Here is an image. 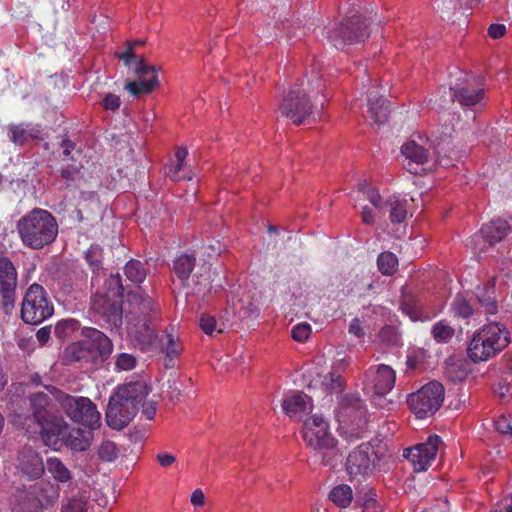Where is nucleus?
<instances>
[{"label": "nucleus", "instance_id": "1a4fd4ad", "mask_svg": "<svg viewBox=\"0 0 512 512\" xmlns=\"http://www.w3.org/2000/svg\"><path fill=\"white\" fill-rule=\"evenodd\" d=\"M369 37L365 19L355 13L347 15L339 24L326 31L327 40L337 49L346 45L359 44Z\"/></svg>", "mask_w": 512, "mask_h": 512}, {"label": "nucleus", "instance_id": "7c9ffc66", "mask_svg": "<svg viewBox=\"0 0 512 512\" xmlns=\"http://www.w3.org/2000/svg\"><path fill=\"white\" fill-rule=\"evenodd\" d=\"M89 428H73L65 438V444L75 451H85L89 448L93 437Z\"/></svg>", "mask_w": 512, "mask_h": 512}, {"label": "nucleus", "instance_id": "2eb2a0df", "mask_svg": "<svg viewBox=\"0 0 512 512\" xmlns=\"http://www.w3.org/2000/svg\"><path fill=\"white\" fill-rule=\"evenodd\" d=\"M379 457L370 443H362L346 459V471L350 477L369 476L376 468Z\"/></svg>", "mask_w": 512, "mask_h": 512}, {"label": "nucleus", "instance_id": "6e6552de", "mask_svg": "<svg viewBox=\"0 0 512 512\" xmlns=\"http://www.w3.org/2000/svg\"><path fill=\"white\" fill-rule=\"evenodd\" d=\"M136 44H140V42H128L125 50L117 53V56L135 74L147 78L139 81H130L125 86V89L133 96L139 97L142 94L150 93L158 85V75L155 66L147 65L143 57H138L134 53V46Z\"/></svg>", "mask_w": 512, "mask_h": 512}, {"label": "nucleus", "instance_id": "f3484780", "mask_svg": "<svg viewBox=\"0 0 512 512\" xmlns=\"http://www.w3.org/2000/svg\"><path fill=\"white\" fill-rule=\"evenodd\" d=\"M395 381L396 373L390 366L385 364L371 366L365 372L364 389L374 396L383 397L392 390Z\"/></svg>", "mask_w": 512, "mask_h": 512}, {"label": "nucleus", "instance_id": "a18cd8bd", "mask_svg": "<svg viewBox=\"0 0 512 512\" xmlns=\"http://www.w3.org/2000/svg\"><path fill=\"white\" fill-rule=\"evenodd\" d=\"M85 259L93 272H98L102 269V257L100 248L91 246V248H89L86 253Z\"/></svg>", "mask_w": 512, "mask_h": 512}, {"label": "nucleus", "instance_id": "4c0bfd02", "mask_svg": "<svg viewBox=\"0 0 512 512\" xmlns=\"http://www.w3.org/2000/svg\"><path fill=\"white\" fill-rule=\"evenodd\" d=\"M450 309L454 317L463 319H468L474 314V308L471 302L464 294L460 293L454 297Z\"/></svg>", "mask_w": 512, "mask_h": 512}, {"label": "nucleus", "instance_id": "9d476101", "mask_svg": "<svg viewBox=\"0 0 512 512\" xmlns=\"http://www.w3.org/2000/svg\"><path fill=\"white\" fill-rule=\"evenodd\" d=\"M54 312L46 290L39 284H32L26 291L22 306L21 318L27 324L37 325L49 318Z\"/></svg>", "mask_w": 512, "mask_h": 512}, {"label": "nucleus", "instance_id": "680f3d73", "mask_svg": "<svg viewBox=\"0 0 512 512\" xmlns=\"http://www.w3.org/2000/svg\"><path fill=\"white\" fill-rule=\"evenodd\" d=\"M156 458L159 464L163 467H168L172 465L176 460V457L170 453L158 454Z\"/></svg>", "mask_w": 512, "mask_h": 512}, {"label": "nucleus", "instance_id": "4468645a", "mask_svg": "<svg viewBox=\"0 0 512 512\" xmlns=\"http://www.w3.org/2000/svg\"><path fill=\"white\" fill-rule=\"evenodd\" d=\"M90 309L95 321L109 329H119L122 325V308L120 303L107 295L95 294L91 299Z\"/></svg>", "mask_w": 512, "mask_h": 512}, {"label": "nucleus", "instance_id": "cd10ccee", "mask_svg": "<svg viewBox=\"0 0 512 512\" xmlns=\"http://www.w3.org/2000/svg\"><path fill=\"white\" fill-rule=\"evenodd\" d=\"M495 277L491 278L482 287H477L476 297L485 315L491 316L498 312V301L495 295Z\"/></svg>", "mask_w": 512, "mask_h": 512}, {"label": "nucleus", "instance_id": "a878e982", "mask_svg": "<svg viewBox=\"0 0 512 512\" xmlns=\"http://www.w3.org/2000/svg\"><path fill=\"white\" fill-rule=\"evenodd\" d=\"M160 350L165 354V368L171 369L175 366V360L180 357L184 347L178 336L173 332L166 331L159 339Z\"/></svg>", "mask_w": 512, "mask_h": 512}, {"label": "nucleus", "instance_id": "864d4df0", "mask_svg": "<svg viewBox=\"0 0 512 512\" xmlns=\"http://www.w3.org/2000/svg\"><path fill=\"white\" fill-rule=\"evenodd\" d=\"M324 384L331 391H342L344 387V381L340 375H336L331 372L324 378Z\"/></svg>", "mask_w": 512, "mask_h": 512}, {"label": "nucleus", "instance_id": "09e8293b", "mask_svg": "<svg viewBox=\"0 0 512 512\" xmlns=\"http://www.w3.org/2000/svg\"><path fill=\"white\" fill-rule=\"evenodd\" d=\"M136 366V358L132 354L120 353L115 360L117 371H129Z\"/></svg>", "mask_w": 512, "mask_h": 512}, {"label": "nucleus", "instance_id": "0eeeda50", "mask_svg": "<svg viewBox=\"0 0 512 512\" xmlns=\"http://www.w3.org/2000/svg\"><path fill=\"white\" fill-rule=\"evenodd\" d=\"M46 388L73 422L90 430H95L100 426L101 415L96 405L88 397H75L54 386H47Z\"/></svg>", "mask_w": 512, "mask_h": 512}, {"label": "nucleus", "instance_id": "412c9836", "mask_svg": "<svg viewBox=\"0 0 512 512\" xmlns=\"http://www.w3.org/2000/svg\"><path fill=\"white\" fill-rule=\"evenodd\" d=\"M215 275L211 265L204 263L198 266L191 278L181 286L185 291V296H197L205 300L214 288Z\"/></svg>", "mask_w": 512, "mask_h": 512}, {"label": "nucleus", "instance_id": "ddd939ff", "mask_svg": "<svg viewBox=\"0 0 512 512\" xmlns=\"http://www.w3.org/2000/svg\"><path fill=\"white\" fill-rule=\"evenodd\" d=\"M141 302L139 304V310L144 313V318L138 320L136 323L129 321L128 333L132 336L140 346L142 351H149L158 339V335L153 327L148 324L147 312L154 310V302L148 295L140 296Z\"/></svg>", "mask_w": 512, "mask_h": 512}, {"label": "nucleus", "instance_id": "423d86ee", "mask_svg": "<svg viewBox=\"0 0 512 512\" xmlns=\"http://www.w3.org/2000/svg\"><path fill=\"white\" fill-rule=\"evenodd\" d=\"M84 339L70 345L66 354L71 361L102 364L112 353L113 344L108 336L96 328H86Z\"/></svg>", "mask_w": 512, "mask_h": 512}, {"label": "nucleus", "instance_id": "b1692460", "mask_svg": "<svg viewBox=\"0 0 512 512\" xmlns=\"http://www.w3.org/2000/svg\"><path fill=\"white\" fill-rule=\"evenodd\" d=\"M477 331L481 333V337H483L497 353L504 350L510 343V333L507 327L500 322L490 321Z\"/></svg>", "mask_w": 512, "mask_h": 512}, {"label": "nucleus", "instance_id": "bf43d9fd", "mask_svg": "<svg viewBox=\"0 0 512 512\" xmlns=\"http://www.w3.org/2000/svg\"><path fill=\"white\" fill-rule=\"evenodd\" d=\"M142 414L146 417L148 420H152L156 414V403L153 401L149 402H142Z\"/></svg>", "mask_w": 512, "mask_h": 512}, {"label": "nucleus", "instance_id": "49530a36", "mask_svg": "<svg viewBox=\"0 0 512 512\" xmlns=\"http://www.w3.org/2000/svg\"><path fill=\"white\" fill-rule=\"evenodd\" d=\"M166 175L173 181L191 179V177L188 175V172H186L185 163L182 162H176V164H172L167 167Z\"/></svg>", "mask_w": 512, "mask_h": 512}, {"label": "nucleus", "instance_id": "f8f14e48", "mask_svg": "<svg viewBox=\"0 0 512 512\" xmlns=\"http://www.w3.org/2000/svg\"><path fill=\"white\" fill-rule=\"evenodd\" d=\"M366 413L365 404L358 395L346 394L339 403L337 418L343 427H351V430L359 435L366 428Z\"/></svg>", "mask_w": 512, "mask_h": 512}, {"label": "nucleus", "instance_id": "f257e3e1", "mask_svg": "<svg viewBox=\"0 0 512 512\" xmlns=\"http://www.w3.org/2000/svg\"><path fill=\"white\" fill-rule=\"evenodd\" d=\"M29 399L33 414L31 416L17 415L14 423L20 425L30 435L40 434L47 446L60 445L67 429V423L62 417L53 414L54 396L50 397L44 392H36L31 394Z\"/></svg>", "mask_w": 512, "mask_h": 512}, {"label": "nucleus", "instance_id": "37998d69", "mask_svg": "<svg viewBox=\"0 0 512 512\" xmlns=\"http://www.w3.org/2000/svg\"><path fill=\"white\" fill-rule=\"evenodd\" d=\"M379 339L382 343L387 346H398L400 342V336L396 328L392 325H385L379 332Z\"/></svg>", "mask_w": 512, "mask_h": 512}, {"label": "nucleus", "instance_id": "79ce46f5", "mask_svg": "<svg viewBox=\"0 0 512 512\" xmlns=\"http://www.w3.org/2000/svg\"><path fill=\"white\" fill-rule=\"evenodd\" d=\"M431 334L438 343H448L455 334V329L446 321L440 320L432 326Z\"/></svg>", "mask_w": 512, "mask_h": 512}, {"label": "nucleus", "instance_id": "393cba45", "mask_svg": "<svg viewBox=\"0 0 512 512\" xmlns=\"http://www.w3.org/2000/svg\"><path fill=\"white\" fill-rule=\"evenodd\" d=\"M282 409L290 418L301 420L304 415L312 410L310 398L303 392H295L284 398Z\"/></svg>", "mask_w": 512, "mask_h": 512}, {"label": "nucleus", "instance_id": "052dcab7", "mask_svg": "<svg viewBox=\"0 0 512 512\" xmlns=\"http://www.w3.org/2000/svg\"><path fill=\"white\" fill-rule=\"evenodd\" d=\"M50 333H51L50 326L42 327L37 331L36 338H37L38 342L40 343V345H44L48 342V340L50 338Z\"/></svg>", "mask_w": 512, "mask_h": 512}, {"label": "nucleus", "instance_id": "58836bf2", "mask_svg": "<svg viewBox=\"0 0 512 512\" xmlns=\"http://www.w3.org/2000/svg\"><path fill=\"white\" fill-rule=\"evenodd\" d=\"M329 499L339 507H348L353 499L352 489L346 484L338 485L330 491Z\"/></svg>", "mask_w": 512, "mask_h": 512}, {"label": "nucleus", "instance_id": "2f4dec72", "mask_svg": "<svg viewBox=\"0 0 512 512\" xmlns=\"http://www.w3.org/2000/svg\"><path fill=\"white\" fill-rule=\"evenodd\" d=\"M196 259L190 254H181L173 263V271L177 276L179 285H184L190 278V274L195 268Z\"/></svg>", "mask_w": 512, "mask_h": 512}, {"label": "nucleus", "instance_id": "72a5a7b5", "mask_svg": "<svg viewBox=\"0 0 512 512\" xmlns=\"http://www.w3.org/2000/svg\"><path fill=\"white\" fill-rule=\"evenodd\" d=\"M453 91L452 101L457 100L462 106H474L483 98V89H468L467 87H450Z\"/></svg>", "mask_w": 512, "mask_h": 512}, {"label": "nucleus", "instance_id": "ea45409f", "mask_svg": "<svg viewBox=\"0 0 512 512\" xmlns=\"http://www.w3.org/2000/svg\"><path fill=\"white\" fill-rule=\"evenodd\" d=\"M377 266L383 275L391 276L397 271L398 258L390 251L382 252L377 258Z\"/></svg>", "mask_w": 512, "mask_h": 512}, {"label": "nucleus", "instance_id": "de8ad7c7", "mask_svg": "<svg viewBox=\"0 0 512 512\" xmlns=\"http://www.w3.org/2000/svg\"><path fill=\"white\" fill-rule=\"evenodd\" d=\"M201 330L207 335H212L215 331L220 334L223 332L222 328L217 327L216 319L213 316L202 314L199 319Z\"/></svg>", "mask_w": 512, "mask_h": 512}, {"label": "nucleus", "instance_id": "4d7b16f0", "mask_svg": "<svg viewBox=\"0 0 512 512\" xmlns=\"http://www.w3.org/2000/svg\"><path fill=\"white\" fill-rule=\"evenodd\" d=\"M506 32V27L503 24L494 23L491 24L488 28V35L492 39H499L504 36Z\"/></svg>", "mask_w": 512, "mask_h": 512}, {"label": "nucleus", "instance_id": "5701e85b", "mask_svg": "<svg viewBox=\"0 0 512 512\" xmlns=\"http://www.w3.org/2000/svg\"><path fill=\"white\" fill-rule=\"evenodd\" d=\"M401 153L405 159L404 167L414 175L421 173L422 166L428 162L430 156L429 150L413 140L402 145Z\"/></svg>", "mask_w": 512, "mask_h": 512}, {"label": "nucleus", "instance_id": "e433bc0d", "mask_svg": "<svg viewBox=\"0 0 512 512\" xmlns=\"http://www.w3.org/2000/svg\"><path fill=\"white\" fill-rule=\"evenodd\" d=\"M46 467L53 479L59 483H67L72 479L70 470L57 457L48 458Z\"/></svg>", "mask_w": 512, "mask_h": 512}, {"label": "nucleus", "instance_id": "603ef678", "mask_svg": "<svg viewBox=\"0 0 512 512\" xmlns=\"http://www.w3.org/2000/svg\"><path fill=\"white\" fill-rule=\"evenodd\" d=\"M59 172L61 177L66 180L67 187L75 185V182L80 178V170L75 167H62Z\"/></svg>", "mask_w": 512, "mask_h": 512}, {"label": "nucleus", "instance_id": "338daca9", "mask_svg": "<svg viewBox=\"0 0 512 512\" xmlns=\"http://www.w3.org/2000/svg\"><path fill=\"white\" fill-rule=\"evenodd\" d=\"M188 155V151L184 147H179L175 152L176 162L185 163V159Z\"/></svg>", "mask_w": 512, "mask_h": 512}, {"label": "nucleus", "instance_id": "20e7f679", "mask_svg": "<svg viewBox=\"0 0 512 512\" xmlns=\"http://www.w3.org/2000/svg\"><path fill=\"white\" fill-rule=\"evenodd\" d=\"M58 222L48 210L34 208L16 223V230L22 244L33 250L51 245L58 235Z\"/></svg>", "mask_w": 512, "mask_h": 512}, {"label": "nucleus", "instance_id": "0e129e2a", "mask_svg": "<svg viewBox=\"0 0 512 512\" xmlns=\"http://www.w3.org/2000/svg\"><path fill=\"white\" fill-rule=\"evenodd\" d=\"M361 218H362V222L367 225H371L374 223V214H373L372 210L370 208H368L367 206L363 207L362 212H361Z\"/></svg>", "mask_w": 512, "mask_h": 512}, {"label": "nucleus", "instance_id": "aec40b11", "mask_svg": "<svg viewBox=\"0 0 512 512\" xmlns=\"http://www.w3.org/2000/svg\"><path fill=\"white\" fill-rule=\"evenodd\" d=\"M15 469L21 477L37 480L44 474L45 465L41 455L35 449L25 446L17 452Z\"/></svg>", "mask_w": 512, "mask_h": 512}, {"label": "nucleus", "instance_id": "c9c22d12", "mask_svg": "<svg viewBox=\"0 0 512 512\" xmlns=\"http://www.w3.org/2000/svg\"><path fill=\"white\" fill-rule=\"evenodd\" d=\"M61 512H91V503L85 493H78L63 501Z\"/></svg>", "mask_w": 512, "mask_h": 512}, {"label": "nucleus", "instance_id": "5fc2aeb1", "mask_svg": "<svg viewBox=\"0 0 512 512\" xmlns=\"http://www.w3.org/2000/svg\"><path fill=\"white\" fill-rule=\"evenodd\" d=\"M102 104L105 110L116 111L120 108L121 100L119 96L109 93L103 98Z\"/></svg>", "mask_w": 512, "mask_h": 512}, {"label": "nucleus", "instance_id": "69168bd1", "mask_svg": "<svg viewBox=\"0 0 512 512\" xmlns=\"http://www.w3.org/2000/svg\"><path fill=\"white\" fill-rule=\"evenodd\" d=\"M61 147L63 148V155L69 156L75 148V143L72 142L69 138H63L61 141Z\"/></svg>", "mask_w": 512, "mask_h": 512}, {"label": "nucleus", "instance_id": "a211bd4d", "mask_svg": "<svg viewBox=\"0 0 512 512\" xmlns=\"http://www.w3.org/2000/svg\"><path fill=\"white\" fill-rule=\"evenodd\" d=\"M17 286V271L12 261L6 257H0V294L5 313H9L15 306Z\"/></svg>", "mask_w": 512, "mask_h": 512}, {"label": "nucleus", "instance_id": "13d9d810", "mask_svg": "<svg viewBox=\"0 0 512 512\" xmlns=\"http://www.w3.org/2000/svg\"><path fill=\"white\" fill-rule=\"evenodd\" d=\"M349 333L353 334L357 338L365 336V331L361 325V321L358 318H353L349 325Z\"/></svg>", "mask_w": 512, "mask_h": 512}, {"label": "nucleus", "instance_id": "4be33fe9", "mask_svg": "<svg viewBox=\"0 0 512 512\" xmlns=\"http://www.w3.org/2000/svg\"><path fill=\"white\" fill-rule=\"evenodd\" d=\"M43 132V126L33 122L9 124L7 127V136L9 141L18 146H24L29 141H42Z\"/></svg>", "mask_w": 512, "mask_h": 512}, {"label": "nucleus", "instance_id": "6ab92c4d", "mask_svg": "<svg viewBox=\"0 0 512 512\" xmlns=\"http://www.w3.org/2000/svg\"><path fill=\"white\" fill-rule=\"evenodd\" d=\"M57 489L47 481H40L31 485L26 491L25 500L21 502L33 511L42 512L52 506L57 500Z\"/></svg>", "mask_w": 512, "mask_h": 512}, {"label": "nucleus", "instance_id": "6e6d98bb", "mask_svg": "<svg viewBox=\"0 0 512 512\" xmlns=\"http://www.w3.org/2000/svg\"><path fill=\"white\" fill-rule=\"evenodd\" d=\"M367 198L369 202L378 209L379 212L384 213L385 204L383 205L382 198L377 190L369 189L367 191Z\"/></svg>", "mask_w": 512, "mask_h": 512}, {"label": "nucleus", "instance_id": "3c124183", "mask_svg": "<svg viewBox=\"0 0 512 512\" xmlns=\"http://www.w3.org/2000/svg\"><path fill=\"white\" fill-rule=\"evenodd\" d=\"M495 429L501 434L512 435V413L499 416L495 420Z\"/></svg>", "mask_w": 512, "mask_h": 512}, {"label": "nucleus", "instance_id": "c85d7f7f", "mask_svg": "<svg viewBox=\"0 0 512 512\" xmlns=\"http://www.w3.org/2000/svg\"><path fill=\"white\" fill-rule=\"evenodd\" d=\"M467 354L472 362L479 363L488 361L498 353L481 337V333L476 331L468 345Z\"/></svg>", "mask_w": 512, "mask_h": 512}, {"label": "nucleus", "instance_id": "473e14b6", "mask_svg": "<svg viewBox=\"0 0 512 512\" xmlns=\"http://www.w3.org/2000/svg\"><path fill=\"white\" fill-rule=\"evenodd\" d=\"M400 307L403 313L408 315L413 321H424L430 318L423 314L419 299L411 293H404L402 295Z\"/></svg>", "mask_w": 512, "mask_h": 512}, {"label": "nucleus", "instance_id": "f03ea898", "mask_svg": "<svg viewBox=\"0 0 512 512\" xmlns=\"http://www.w3.org/2000/svg\"><path fill=\"white\" fill-rule=\"evenodd\" d=\"M321 69L322 64L319 61H314L311 66L310 77L307 76L306 81L302 80L300 84L291 87L280 103L281 115L295 125H301L310 118L315 120L314 110L316 106L312 103V99L323 92L325 87V81L320 74Z\"/></svg>", "mask_w": 512, "mask_h": 512}, {"label": "nucleus", "instance_id": "e2e57ef3", "mask_svg": "<svg viewBox=\"0 0 512 512\" xmlns=\"http://www.w3.org/2000/svg\"><path fill=\"white\" fill-rule=\"evenodd\" d=\"M190 501L194 506H202L205 502V497L202 490L195 489L191 494Z\"/></svg>", "mask_w": 512, "mask_h": 512}, {"label": "nucleus", "instance_id": "c03bdc74", "mask_svg": "<svg viewBox=\"0 0 512 512\" xmlns=\"http://www.w3.org/2000/svg\"><path fill=\"white\" fill-rule=\"evenodd\" d=\"M118 448L112 441H103L98 449V456L105 462H112L118 457Z\"/></svg>", "mask_w": 512, "mask_h": 512}, {"label": "nucleus", "instance_id": "bb28decb", "mask_svg": "<svg viewBox=\"0 0 512 512\" xmlns=\"http://www.w3.org/2000/svg\"><path fill=\"white\" fill-rule=\"evenodd\" d=\"M369 117L377 125L387 122L391 112L389 101L384 99L376 91H369L367 96Z\"/></svg>", "mask_w": 512, "mask_h": 512}, {"label": "nucleus", "instance_id": "f704fd0d", "mask_svg": "<svg viewBox=\"0 0 512 512\" xmlns=\"http://www.w3.org/2000/svg\"><path fill=\"white\" fill-rule=\"evenodd\" d=\"M407 201L397 196H390L385 201V207L389 208V218L394 224L403 223L407 218Z\"/></svg>", "mask_w": 512, "mask_h": 512}, {"label": "nucleus", "instance_id": "9b49d317", "mask_svg": "<svg viewBox=\"0 0 512 512\" xmlns=\"http://www.w3.org/2000/svg\"><path fill=\"white\" fill-rule=\"evenodd\" d=\"M445 390L440 382L432 381L408 396L407 403L417 418L431 416L441 407Z\"/></svg>", "mask_w": 512, "mask_h": 512}, {"label": "nucleus", "instance_id": "a19ab883", "mask_svg": "<svg viewBox=\"0 0 512 512\" xmlns=\"http://www.w3.org/2000/svg\"><path fill=\"white\" fill-rule=\"evenodd\" d=\"M124 274L133 283H142L146 278V270L141 261L131 259L124 267Z\"/></svg>", "mask_w": 512, "mask_h": 512}, {"label": "nucleus", "instance_id": "8fccbe9b", "mask_svg": "<svg viewBox=\"0 0 512 512\" xmlns=\"http://www.w3.org/2000/svg\"><path fill=\"white\" fill-rule=\"evenodd\" d=\"M311 333V326L308 323H299L291 329V336L295 341L304 342Z\"/></svg>", "mask_w": 512, "mask_h": 512}, {"label": "nucleus", "instance_id": "c756f323", "mask_svg": "<svg viewBox=\"0 0 512 512\" xmlns=\"http://www.w3.org/2000/svg\"><path fill=\"white\" fill-rule=\"evenodd\" d=\"M510 224L506 220L494 219L482 226L480 232L482 237L493 245L503 240L510 232Z\"/></svg>", "mask_w": 512, "mask_h": 512}, {"label": "nucleus", "instance_id": "774afa93", "mask_svg": "<svg viewBox=\"0 0 512 512\" xmlns=\"http://www.w3.org/2000/svg\"><path fill=\"white\" fill-rule=\"evenodd\" d=\"M12 512H37L33 511V509H29L27 505L19 504L16 507L13 508Z\"/></svg>", "mask_w": 512, "mask_h": 512}, {"label": "nucleus", "instance_id": "7ed1b4c3", "mask_svg": "<svg viewBox=\"0 0 512 512\" xmlns=\"http://www.w3.org/2000/svg\"><path fill=\"white\" fill-rule=\"evenodd\" d=\"M144 380L128 382L118 387L110 397L106 422L113 429L121 430L136 416L139 406L150 393Z\"/></svg>", "mask_w": 512, "mask_h": 512}, {"label": "nucleus", "instance_id": "39448f33", "mask_svg": "<svg viewBox=\"0 0 512 512\" xmlns=\"http://www.w3.org/2000/svg\"><path fill=\"white\" fill-rule=\"evenodd\" d=\"M303 439L313 449L311 461L314 464L333 466L336 459L337 441L329 431L328 422L318 415H313L304 422Z\"/></svg>", "mask_w": 512, "mask_h": 512}, {"label": "nucleus", "instance_id": "dca6fc26", "mask_svg": "<svg viewBox=\"0 0 512 512\" xmlns=\"http://www.w3.org/2000/svg\"><path fill=\"white\" fill-rule=\"evenodd\" d=\"M441 443L438 435H430L425 442L405 449L403 457L411 463L415 472L426 471L435 460Z\"/></svg>", "mask_w": 512, "mask_h": 512}]
</instances>
